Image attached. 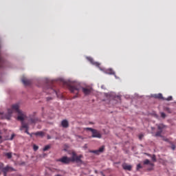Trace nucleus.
<instances>
[{
  "label": "nucleus",
  "mask_w": 176,
  "mask_h": 176,
  "mask_svg": "<svg viewBox=\"0 0 176 176\" xmlns=\"http://www.w3.org/2000/svg\"><path fill=\"white\" fill-rule=\"evenodd\" d=\"M140 168H142V166H141V164H139L137 165L136 170L138 171V170H140Z\"/></svg>",
  "instance_id": "22"
},
{
  "label": "nucleus",
  "mask_w": 176,
  "mask_h": 176,
  "mask_svg": "<svg viewBox=\"0 0 176 176\" xmlns=\"http://www.w3.org/2000/svg\"><path fill=\"white\" fill-rule=\"evenodd\" d=\"M48 149H50V145H47L43 148V151L46 152V151H47Z\"/></svg>",
  "instance_id": "20"
},
{
  "label": "nucleus",
  "mask_w": 176,
  "mask_h": 176,
  "mask_svg": "<svg viewBox=\"0 0 176 176\" xmlns=\"http://www.w3.org/2000/svg\"><path fill=\"white\" fill-rule=\"evenodd\" d=\"M5 156H6L8 159H12V153H6Z\"/></svg>",
  "instance_id": "19"
},
{
  "label": "nucleus",
  "mask_w": 176,
  "mask_h": 176,
  "mask_svg": "<svg viewBox=\"0 0 176 176\" xmlns=\"http://www.w3.org/2000/svg\"><path fill=\"white\" fill-rule=\"evenodd\" d=\"M2 142H3V141H2V136L0 135V143Z\"/></svg>",
  "instance_id": "32"
},
{
  "label": "nucleus",
  "mask_w": 176,
  "mask_h": 176,
  "mask_svg": "<svg viewBox=\"0 0 176 176\" xmlns=\"http://www.w3.org/2000/svg\"><path fill=\"white\" fill-rule=\"evenodd\" d=\"M142 137H144V135L141 134L139 135V139L142 140Z\"/></svg>",
  "instance_id": "30"
},
{
  "label": "nucleus",
  "mask_w": 176,
  "mask_h": 176,
  "mask_svg": "<svg viewBox=\"0 0 176 176\" xmlns=\"http://www.w3.org/2000/svg\"><path fill=\"white\" fill-rule=\"evenodd\" d=\"M51 90H52L54 91V93H55V94H57V92L56 91H54L53 89H51Z\"/></svg>",
  "instance_id": "33"
},
{
  "label": "nucleus",
  "mask_w": 176,
  "mask_h": 176,
  "mask_svg": "<svg viewBox=\"0 0 176 176\" xmlns=\"http://www.w3.org/2000/svg\"><path fill=\"white\" fill-rule=\"evenodd\" d=\"M171 149H173V151H175V145L173 144L171 146Z\"/></svg>",
  "instance_id": "29"
},
{
  "label": "nucleus",
  "mask_w": 176,
  "mask_h": 176,
  "mask_svg": "<svg viewBox=\"0 0 176 176\" xmlns=\"http://www.w3.org/2000/svg\"><path fill=\"white\" fill-rule=\"evenodd\" d=\"M154 98H158V100H164V98L163 97V95L162 94H155Z\"/></svg>",
  "instance_id": "12"
},
{
  "label": "nucleus",
  "mask_w": 176,
  "mask_h": 176,
  "mask_svg": "<svg viewBox=\"0 0 176 176\" xmlns=\"http://www.w3.org/2000/svg\"><path fill=\"white\" fill-rule=\"evenodd\" d=\"M151 159L153 162H156V155H153V156H151Z\"/></svg>",
  "instance_id": "24"
},
{
  "label": "nucleus",
  "mask_w": 176,
  "mask_h": 176,
  "mask_svg": "<svg viewBox=\"0 0 176 176\" xmlns=\"http://www.w3.org/2000/svg\"><path fill=\"white\" fill-rule=\"evenodd\" d=\"M165 126L163 124H160L157 125L158 130L163 131V129H164Z\"/></svg>",
  "instance_id": "15"
},
{
  "label": "nucleus",
  "mask_w": 176,
  "mask_h": 176,
  "mask_svg": "<svg viewBox=\"0 0 176 176\" xmlns=\"http://www.w3.org/2000/svg\"><path fill=\"white\" fill-rule=\"evenodd\" d=\"M122 168L124 170H126L127 171H131V169L133 168V166L131 165H129L126 163L122 164Z\"/></svg>",
  "instance_id": "9"
},
{
  "label": "nucleus",
  "mask_w": 176,
  "mask_h": 176,
  "mask_svg": "<svg viewBox=\"0 0 176 176\" xmlns=\"http://www.w3.org/2000/svg\"><path fill=\"white\" fill-rule=\"evenodd\" d=\"M92 138H102V135L98 130L95 129L92 132Z\"/></svg>",
  "instance_id": "7"
},
{
  "label": "nucleus",
  "mask_w": 176,
  "mask_h": 176,
  "mask_svg": "<svg viewBox=\"0 0 176 176\" xmlns=\"http://www.w3.org/2000/svg\"><path fill=\"white\" fill-rule=\"evenodd\" d=\"M71 162H76V163H82V155H76L75 153H72V157H70Z\"/></svg>",
  "instance_id": "5"
},
{
  "label": "nucleus",
  "mask_w": 176,
  "mask_h": 176,
  "mask_svg": "<svg viewBox=\"0 0 176 176\" xmlns=\"http://www.w3.org/2000/svg\"><path fill=\"white\" fill-rule=\"evenodd\" d=\"M33 134H34V135H38L39 137H43V135H45V133L43 131H38Z\"/></svg>",
  "instance_id": "14"
},
{
  "label": "nucleus",
  "mask_w": 176,
  "mask_h": 176,
  "mask_svg": "<svg viewBox=\"0 0 176 176\" xmlns=\"http://www.w3.org/2000/svg\"><path fill=\"white\" fill-rule=\"evenodd\" d=\"M85 130H88L89 131H91V133H93V131H94L95 129H92V128L87 127V128H85Z\"/></svg>",
  "instance_id": "23"
},
{
  "label": "nucleus",
  "mask_w": 176,
  "mask_h": 176,
  "mask_svg": "<svg viewBox=\"0 0 176 176\" xmlns=\"http://www.w3.org/2000/svg\"><path fill=\"white\" fill-rule=\"evenodd\" d=\"M56 162H60V163H63V164H69L70 162L72 161H71V157L64 156L60 159L57 160Z\"/></svg>",
  "instance_id": "6"
},
{
  "label": "nucleus",
  "mask_w": 176,
  "mask_h": 176,
  "mask_svg": "<svg viewBox=\"0 0 176 176\" xmlns=\"http://www.w3.org/2000/svg\"><path fill=\"white\" fill-rule=\"evenodd\" d=\"M166 101H172L173 100V96H168L167 98H164Z\"/></svg>",
  "instance_id": "21"
},
{
  "label": "nucleus",
  "mask_w": 176,
  "mask_h": 176,
  "mask_svg": "<svg viewBox=\"0 0 176 176\" xmlns=\"http://www.w3.org/2000/svg\"><path fill=\"white\" fill-rule=\"evenodd\" d=\"M47 101L49 102V101H51V100H53V98L52 97H48L46 98Z\"/></svg>",
  "instance_id": "28"
},
{
  "label": "nucleus",
  "mask_w": 176,
  "mask_h": 176,
  "mask_svg": "<svg viewBox=\"0 0 176 176\" xmlns=\"http://www.w3.org/2000/svg\"><path fill=\"white\" fill-rule=\"evenodd\" d=\"M162 133H163V131H158L156 132L155 136V137H162Z\"/></svg>",
  "instance_id": "17"
},
{
  "label": "nucleus",
  "mask_w": 176,
  "mask_h": 176,
  "mask_svg": "<svg viewBox=\"0 0 176 176\" xmlns=\"http://www.w3.org/2000/svg\"><path fill=\"white\" fill-rule=\"evenodd\" d=\"M146 155H147V156H152V155H151L150 154H148V153H146Z\"/></svg>",
  "instance_id": "34"
},
{
  "label": "nucleus",
  "mask_w": 176,
  "mask_h": 176,
  "mask_svg": "<svg viewBox=\"0 0 176 176\" xmlns=\"http://www.w3.org/2000/svg\"><path fill=\"white\" fill-rule=\"evenodd\" d=\"M161 117L164 119V118H166V113H164V112L161 113Z\"/></svg>",
  "instance_id": "26"
},
{
  "label": "nucleus",
  "mask_w": 176,
  "mask_h": 176,
  "mask_svg": "<svg viewBox=\"0 0 176 176\" xmlns=\"http://www.w3.org/2000/svg\"><path fill=\"white\" fill-rule=\"evenodd\" d=\"M38 122H39V118L35 116V113L29 116L28 122L30 123V124H35V123H38Z\"/></svg>",
  "instance_id": "4"
},
{
  "label": "nucleus",
  "mask_w": 176,
  "mask_h": 176,
  "mask_svg": "<svg viewBox=\"0 0 176 176\" xmlns=\"http://www.w3.org/2000/svg\"><path fill=\"white\" fill-rule=\"evenodd\" d=\"M47 140H51V139H52V137H51L50 135H48L47 136Z\"/></svg>",
  "instance_id": "31"
},
{
  "label": "nucleus",
  "mask_w": 176,
  "mask_h": 176,
  "mask_svg": "<svg viewBox=\"0 0 176 176\" xmlns=\"http://www.w3.org/2000/svg\"><path fill=\"white\" fill-rule=\"evenodd\" d=\"M87 59L88 60V61H90V63L91 64H94L95 65H98V63L94 62V60L93 59V58H91V57H87Z\"/></svg>",
  "instance_id": "13"
},
{
  "label": "nucleus",
  "mask_w": 176,
  "mask_h": 176,
  "mask_svg": "<svg viewBox=\"0 0 176 176\" xmlns=\"http://www.w3.org/2000/svg\"><path fill=\"white\" fill-rule=\"evenodd\" d=\"M15 136H16V135H14V133L12 134L11 138H10V140L12 141V140H13V138H14Z\"/></svg>",
  "instance_id": "27"
},
{
  "label": "nucleus",
  "mask_w": 176,
  "mask_h": 176,
  "mask_svg": "<svg viewBox=\"0 0 176 176\" xmlns=\"http://www.w3.org/2000/svg\"><path fill=\"white\" fill-rule=\"evenodd\" d=\"M0 170L3 172L4 176H8V173L14 171V168H13V167L9 165L4 166L3 163H0Z\"/></svg>",
  "instance_id": "3"
},
{
  "label": "nucleus",
  "mask_w": 176,
  "mask_h": 176,
  "mask_svg": "<svg viewBox=\"0 0 176 176\" xmlns=\"http://www.w3.org/2000/svg\"><path fill=\"white\" fill-rule=\"evenodd\" d=\"M68 89L71 93L76 94L75 96H74V98H76V97H78V94H79V91H80V90H82V93L85 94V96H89V94H90L92 91L91 88L82 87L80 84L78 82L69 84L68 85Z\"/></svg>",
  "instance_id": "2"
},
{
  "label": "nucleus",
  "mask_w": 176,
  "mask_h": 176,
  "mask_svg": "<svg viewBox=\"0 0 176 176\" xmlns=\"http://www.w3.org/2000/svg\"><path fill=\"white\" fill-rule=\"evenodd\" d=\"M21 82L25 85V86H28V85H31V80L27 79L25 77L21 78Z\"/></svg>",
  "instance_id": "11"
},
{
  "label": "nucleus",
  "mask_w": 176,
  "mask_h": 176,
  "mask_svg": "<svg viewBox=\"0 0 176 176\" xmlns=\"http://www.w3.org/2000/svg\"><path fill=\"white\" fill-rule=\"evenodd\" d=\"M103 176H105V175H103Z\"/></svg>",
  "instance_id": "35"
},
{
  "label": "nucleus",
  "mask_w": 176,
  "mask_h": 176,
  "mask_svg": "<svg viewBox=\"0 0 176 176\" xmlns=\"http://www.w3.org/2000/svg\"><path fill=\"white\" fill-rule=\"evenodd\" d=\"M20 106L19 104H12L11 109H8L7 113H3L0 111V115L1 116V119H6L7 120H10V118H12V115L14 112L17 113V120H20L21 122V126L20 127L21 131L25 129V133L30 137H32V134L30 133L28 131L30 126L28 124L24 122V120L27 119V114L23 111L20 110Z\"/></svg>",
  "instance_id": "1"
},
{
  "label": "nucleus",
  "mask_w": 176,
  "mask_h": 176,
  "mask_svg": "<svg viewBox=\"0 0 176 176\" xmlns=\"http://www.w3.org/2000/svg\"><path fill=\"white\" fill-rule=\"evenodd\" d=\"M33 148H34V151H38L39 147L38 146H36V145H34Z\"/></svg>",
  "instance_id": "25"
},
{
  "label": "nucleus",
  "mask_w": 176,
  "mask_h": 176,
  "mask_svg": "<svg viewBox=\"0 0 176 176\" xmlns=\"http://www.w3.org/2000/svg\"><path fill=\"white\" fill-rule=\"evenodd\" d=\"M107 72L109 75H115V72L112 69H107Z\"/></svg>",
  "instance_id": "16"
},
{
  "label": "nucleus",
  "mask_w": 176,
  "mask_h": 176,
  "mask_svg": "<svg viewBox=\"0 0 176 176\" xmlns=\"http://www.w3.org/2000/svg\"><path fill=\"white\" fill-rule=\"evenodd\" d=\"M61 126L64 129H68V127H69V122H68V120H63L61 122Z\"/></svg>",
  "instance_id": "10"
},
{
  "label": "nucleus",
  "mask_w": 176,
  "mask_h": 176,
  "mask_svg": "<svg viewBox=\"0 0 176 176\" xmlns=\"http://www.w3.org/2000/svg\"><path fill=\"white\" fill-rule=\"evenodd\" d=\"M104 149H105V146H102L100 148H99L98 150H94L91 152L96 155H100V153H102V152H104Z\"/></svg>",
  "instance_id": "8"
},
{
  "label": "nucleus",
  "mask_w": 176,
  "mask_h": 176,
  "mask_svg": "<svg viewBox=\"0 0 176 176\" xmlns=\"http://www.w3.org/2000/svg\"><path fill=\"white\" fill-rule=\"evenodd\" d=\"M144 164H150V166H153V164L151 163V161H149V160H145L144 161Z\"/></svg>",
  "instance_id": "18"
}]
</instances>
